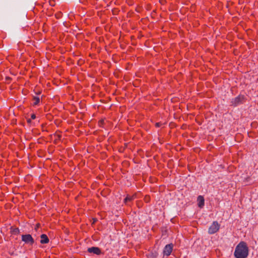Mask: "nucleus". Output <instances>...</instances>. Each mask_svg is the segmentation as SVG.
Returning a JSON list of instances; mask_svg holds the SVG:
<instances>
[{"label":"nucleus","instance_id":"nucleus-1","mask_svg":"<svg viewBox=\"0 0 258 258\" xmlns=\"http://www.w3.org/2000/svg\"><path fill=\"white\" fill-rule=\"evenodd\" d=\"M248 252V247L246 242L241 241L236 246L234 255L236 258H247Z\"/></svg>","mask_w":258,"mask_h":258},{"label":"nucleus","instance_id":"nucleus-14","mask_svg":"<svg viewBox=\"0 0 258 258\" xmlns=\"http://www.w3.org/2000/svg\"><path fill=\"white\" fill-rule=\"evenodd\" d=\"M27 122L30 123L31 122V119H27Z\"/></svg>","mask_w":258,"mask_h":258},{"label":"nucleus","instance_id":"nucleus-7","mask_svg":"<svg viewBox=\"0 0 258 258\" xmlns=\"http://www.w3.org/2000/svg\"><path fill=\"white\" fill-rule=\"evenodd\" d=\"M40 243L42 244H46L48 243L49 239L46 234H43L40 236Z\"/></svg>","mask_w":258,"mask_h":258},{"label":"nucleus","instance_id":"nucleus-9","mask_svg":"<svg viewBox=\"0 0 258 258\" xmlns=\"http://www.w3.org/2000/svg\"><path fill=\"white\" fill-rule=\"evenodd\" d=\"M10 229L11 233L13 235H18L20 233V230L18 228H15L11 226Z\"/></svg>","mask_w":258,"mask_h":258},{"label":"nucleus","instance_id":"nucleus-5","mask_svg":"<svg viewBox=\"0 0 258 258\" xmlns=\"http://www.w3.org/2000/svg\"><path fill=\"white\" fill-rule=\"evenodd\" d=\"M244 99V96L243 95H239L232 99L231 101V104L232 105L237 106L243 103Z\"/></svg>","mask_w":258,"mask_h":258},{"label":"nucleus","instance_id":"nucleus-12","mask_svg":"<svg viewBox=\"0 0 258 258\" xmlns=\"http://www.w3.org/2000/svg\"><path fill=\"white\" fill-rule=\"evenodd\" d=\"M36 118V116L34 114H31V118L32 119H34Z\"/></svg>","mask_w":258,"mask_h":258},{"label":"nucleus","instance_id":"nucleus-8","mask_svg":"<svg viewBox=\"0 0 258 258\" xmlns=\"http://www.w3.org/2000/svg\"><path fill=\"white\" fill-rule=\"evenodd\" d=\"M198 205L201 208H203L204 205V199L203 197L200 196L198 198Z\"/></svg>","mask_w":258,"mask_h":258},{"label":"nucleus","instance_id":"nucleus-10","mask_svg":"<svg viewBox=\"0 0 258 258\" xmlns=\"http://www.w3.org/2000/svg\"><path fill=\"white\" fill-rule=\"evenodd\" d=\"M134 198V196H127L126 198L124 199V202L125 203H127L128 201H131L133 200Z\"/></svg>","mask_w":258,"mask_h":258},{"label":"nucleus","instance_id":"nucleus-13","mask_svg":"<svg viewBox=\"0 0 258 258\" xmlns=\"http://www.w3.org/2000/svg\"><path fill=\"white\" fill-rule=\"evenodd\" d=\"M161 124L160 122H157V123H156V127H160V125H161Z\"/></svg>","mask_w":258,"mask_h":258},{"label":"nucleus","instance_id":"nucleus-6","mask_svg":"<svg viewBox=\"0 0 258 258\" xmlns=\"http://www.w3.org/2000/svg\"><path fill=\"white\" fill-rule=\"evenodd\" d=\"M88 251L89 253H93L97 255H99L101 253V250L99 248L97 247H91L88 249Z\"/></svg>","mask_w":258,"mask_h":258},{"label":"nucleus","instance_id":"nucleus-4","mask_svg":"<svg viewBox=\"0 0 258 258\" xmlns=\"http://www.w3.org/2000/svg\"><path fill=\"white\" fill-rule=\"evenodd\" d=\"M173 244L170 243L165 245L163 249V255L164 256H168L170 255L173 250Z\"/></svg>","mask_w":258,"mask_h":258},{"label":"nucleus","instance_id":"nucleus-11","mask_svg":"<svg viewBox=\"0 0 258 258\" xmlns=\"http://www.w3.org/2000/svg\"><path fill=\"white\" fill-rule=\"evenodd\" d=\"M33 100H34L33 104L34 105H37L40 102V99L38 97H34L33 98Z\"/></svg>","mask_w":258,"mask_h":258},{"label":"nucleus","instance_id":"nucleus-15","mask_svg":"<svg viewBox=\"0 0 258 258\" xmlns=\"http://www.w3.org/2000/svg\"><path fill=\"white\" fill-rule=\"evenodd\" d=\"M96 221H97V220L96 219H93V223H94Z\"/></svg>","mask_w":258,"mask_h":258},{"label":"nucleus","instance_id":"nucleus-3","mask_svg":"<svg viewBox=\"0 0 258 258\" xmlns=\"http://www.w3.org/2000/svg\"><path fill=\"white\" fill-rule=\"evenodd\" d=\"M22 240L26 244L33 245L34 240L30 234H25L22 235Z\"/></svg>","mask_w":258,"mask_h":258},{"label":"nucleus","instance_id":"nucleus-2","mask_svg":"<svg viewBox=\"0 0 258 258\" xmlns=\"http://www.w3.org/2000/svg\"><path fill=\"white\" fill-rule=\"evenodd\" d=\"M220 225L217 221H214L210 226L208 230L210 234H213L216 233L219 229Z\"/></svg>","mask_w":258,"mask_h":258}]
</instances>
